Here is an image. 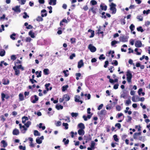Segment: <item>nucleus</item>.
Masks as SVG:
<instances>
[{
    "instance_id": "obj_47",
    "label": "nucleus",
    "mask_w": 150,
    "mask_h": 150,
    "mask_svg": "<svg viewBox=\"0 0 150 150\" xmlns=\"http://www.w3.org/2000/svg\"><path fill=\"white\" fill-rule=\"evenodd\" d=\"M36 20L38 21H42L43 20V18L40 16H38L36 18Z\"/></svg>"
},
{
    "instance_id": "obj_20",
    "label": "nucleus",
    "mask_w": 150,
    "mask_h": 150,
    "mask_svg": "<svg viewBox=\"0 0 150 150\" xmlns=\"http://www.w3.org/2000/svg\"><path fill=\"white\" fill-rule=\"evenodd\" d=\"M78 134L80 135H83L85 133L84 129H79L78 131Z\"/></svg>"
},
{
    "instance_id": "obj_1",
    "label": "nucleus",
    "mask_w": 150,
    "mask_h": 150,
    "mask_svg": "<svg viewBox=\"0 0 150 150\" xmlns=\"http://www.w3.org/2000/svg\"><path fill=\"white\" fill-rule=\"evenodd\" d=\"M22 122L24 124V125L27 127H29V126L31 125V123L30 121H28L26 123L27 121L28 120V117L26 116H23L22 118Z\"/></svg>"
},
{
    "instance_id": "obj_63",
    "label": "nucleus",
    "mask_w": 150,
    "mask_h": 150,
    "mask_svg": "<svg viewBox=\"0 0 150 150\" xmlns=\"http://www.w3.org/2000/svg\"><path fill=\"white\" fill-rule=\"evenodd\" d=\"M24 15L23 16V18H29V16L27 15L26 12H24Z\"/></svg>"
},
{
    "instance_id": "obj_28",
    "label": "nucleus",
    "mask_w": 150,
    "mask_h": 150,
    "mask_svg": "<svg viewBox=\"0 0 150 150\" xmlns=\"http://www.w3.org/2000/svg\"><path fill=\"white\" fill-rule=\"evenodd\" d=\"M43 73L45 75H48L49 74V70L48 69H45L43 70Z\"/></svg>"
},
{
    "instance_id": "obj_26",
    "label": "nucleus",
    "mask_w": 150,
    "mask_h": 150,
    "mask_svg": "<svg viewBox=\"0 0 150 150\" xmlns=\"http://www.w3.org/2000/svg\"><path fill=\"white\" fill-rule=\"evenodd\" d=\"M80 97L79 96L76 95L75 96V101L76 102H79Z\"/></svg>"
},
{
    "instance_id": "obj_31",
    "label": "nucleus",
    "mask_w": 150,
    "mask_h": 150,
    "mask_svg": "<svg viewBox=\"0 0 150 150\" xmlns=\"http://www.w3.org/2000/svg\"><path fill=\"white\" fill-rule=\"evenodd\" d=\"M56 108L57 110H59V109H62L63 108V106L62 105L57 104L56 105Z\"/></svg>"
},
{
    "instance_id": "obj_54",
    "label": "nucleus",
    "mask_w": 150,
    "mask_h": 150,
    "mask_svg": "<svg viewBox=\"0 0 150 150\" xmlns=\"http://www.w3.org/2000/svg\"><path fill=\"white\" fill-rule=\"evenodd\" d=\"M76 79L78 80L79 79V77L81 76V74L80 73H77L76 74Z\"/></svg>"
},
{
    "instance_id": "obj_52",
    "label": "nucleus",
    "mask_w": 150,
    "mask_h": 150,
    "mask_svg": "<svg viewBox=\"0 0 150 150\" xmlns=\"http://www.w3.org/2000/svg\"><path fill=\"white\" fill-rule=\"evenodd\" d=\"M106 111L105 110H102L100 112V115H105L106 113Z\"/></svg>"
},
{
    "instance_id": "obj_45",
    "label": "nucleus",
    "mask_w": 150,
    "mask_h": 150,
    "mask_svg": "<svg viewBox=\"0 0 150 150\" xmlns=\"http://www.w3.org/2000/svg\"><path fill=\"white\" fill-rule=\"evenodd\" d=\"M137 30L138 31H140L141 32H143L144 30L141 26H140L137 28Z\"/></svg>"
},
{
    "instance_id": "obj_48",
    "label": "nucleus",
    "mask_w": 150,
    "mask_h": 150,
    "mask_svg": "<svg viewBox=\"0 0 150 150\" xmlns=\"http://www.w3.org/2000/svg\"><path fill=\"white\" fill-rule=\"evenodd\" d=\"M89 11H91L93 13H96V10L93 7H91L89 9Z\"/></svg>"
},
{
    "instance_id": "obj_55",
    "label": "nucleus",
    "mask_w": 150,
    "mask_h": 150,
    "mask_svg": "<svg viewBox=\"0 0 150 150\" xmlns=\"http://www.w3.org/2000/svg\"><path fill=\"white\" fill-rule=\"evenodd\" d=\"M137 18L138 19H139L140 21H142L143 20V17L140 15L138 16Z\"/></svg>"
},
{
    "instance_id": "obj_8",
    "label": "nucleus",
    "mask_w": 150,
    "mask_h": 150,
    "mask_svg": "<svg viewBox=\"0 0 150 150\" xmlns=\"http://www.w3.org/2000/svg\"><path fill=\"white\" fill-rule=\"evenodd\" d=\"M96 145V144L93 141H92L91 142V144L90 147H88L87 149L88 150H93L95 148V146Z\"/></svg>"
},
{
    "instance_id": "obj_50",
    "label": "nucleus",
    "mask_w": 150,
    "mask_h": 150,
    "mask_svg": "<svg viewBox=\"0 0 150 150\" xmlns=\"http://www.w3.org/2000/svg\"><path fill=\"white\" fill-rule=\"evenodd\" d=\"M113 137L114 140L116 142H118L119 140L117 138V135H114L113 136Z\"/></svg>"
},
{
    "instance_id": "obj_35",
    "label": "nucleus",
    "mask_w": 150,
    "mask_h": 150,
    "mask_svg": "<svg viewBox=\"0 0 150 150\" xmlns=\"http://www.w3.org/2000/svg\"><path fill=\"white\" fill-rule=\"evenodd\" d=\"M62 125L63 126L65 127V129H68V124L67 123H62Z\"/></svg>"
},
{
    "instance_id": "obj_25",
    "label": "nucleus",
    "mask_w": 150,
    "mask_h": 150,
    "mask_svg": "<svg viewBox=\"0 0 150 150\" xmlns=\"http://www.w3.org/2000/svg\"><path fill=\"white\" fill-rule=\"evenodd\" d=\"M127 96L126 93L125 92L123 91L121 93L120 97L121 98H123L124 99H126L127 98Z\"/></svg>"
},
{
    "instance_id": "obj_13",
    "label": "nucleus",
    "mask_w": 150,
    "mask_h": 150,
    "mask_svg": "<svg viewBox=\"0 0 150 150\" xmlns=\"http://www.w3.org/2000/svg\"><path fill=\"white\" fill-rule=\"evenodd\" d=\"M13 68L15 71V75L18 76L20 74V71L19 70L17 69L15 66H14Z\"/></svg>"
},
{
    "instance_id": "obj_32",
    "label": "nucleus",
    "mask_w": 150,
    "mask_h": 150,
    "mask_svg": "<svg viewBox=\"0 0 150 150\" xmlns=\"http://www.w3.org/2000/svg\"><path fill=\"white\" fill-rule=\"evenodd\" d=\"M55 124L57 127L60 126L62 124V122L60 121H55Z\"/></svg>"
},
{
    "instance_id": "obj_22",
    "label": "nucleus",
    "mask_w": 150,
    "mask_h": 150,
    "mask_svg": "<svg viewBox=\"0 0 150 150\" xmlns=\"http://www.w3.org/2000/svg\"><path fill=\"white\" fill-rule=\"evenodd\" d=\"M41 14L42 17L46 16L47 15V13L46 12V10L45 9L42 10L41 11Z\"/></svg>"
},
{
    "instance_id": "obj_51",
    "label": "nucleus",
    "mask_w": 150,
    "mask_h": 150,
    "mask_svg": "<svg viewBox=\"0 0 150 150\" xmlns=\"http://www.w3.org/2000/svg\"><path fill=\"white\" fill-rule=\"evenodd\" d=\"M42 123H40L39 125V128H42V129L44 130L45 129V126H42Z\"/></svg>"
},
{
    "instance_id": "obj_53",
    "label": "nucleus",
    "mask_w": 150,
    "mask_h": 150,
    "mask_svg": "<svg viewBox=\"0 0 150 150\" xmlns=\"http://www.w3.org/2000/svg\"><path fill=\"white\" fill-rule=\"evenodd\" d=\"M135 128L137 129L138 131L139 132L141 130V127L140 125H136Z\"/></svg>"
},
{
    "instance_id": "obj_33",
    "label": "nucleus",
    "mask_w": 150,
    "mask_h": 150,
    "mask_svg": "<svg viewBox=\"0 0 150 150\" xmlns=\"http://www.w3.org/2000/svg\"><path fill=\"white\" fill-rule=\"evenodd\" d=\"M76 39L74 38H71L70 39V41L71 44H74L76 42Z\"/></svg>"
},
{
    "instance_id": "obj_61",
    "label": "nucleus",
    "mask_w": 150,
    "mask_h": 150,
    "mask_svg": "<svg viewBox=\"0 0 150 150\" xmlns=\"http://www.w3.org/2000/svg\"><path fill=\"white\" fill-rule=\"evenodd\" d=\"M113 62L112 63V64H114L115 66H117L118 65V63L117 61L116 60L113 61Z\"/></svg>"
},
{
    "instance_id": "obj_56",
    "label": "nucleus",
    "mask_w": 150,
    "mask_h": 150,
    "mask_svg": "<svg viewBox=\"0 0 150 150\" xmlns=\"http://www.w3.org/2000/svg\"><path fill=\"white\" fill-rule=\"evenodd\" d=\"M65 121L68 122H70V118L67 116L65 117Z\"/></svg>"
},
{
    "instance_id": "obj_17",
    "label": "nucleus",
    "mask_w": 150,
    "mask_h": 150,
    "mask_svg": "<svg viewBox=\"0 0 150 150\" xmlns=\"http://www.w3.org/2000/svg\"><path fill=\"white\" fill-rule=\"evenodd\" d=\"M28 35L32 38H35V34L32 31H30L29 32Z\"/></svg>"
},
{
    "instance_id": "obj_9",
    "label": "nucleus",
    "mask_w": 150,
    "mask_h": 150,
    "mask_svg": "<svg viewBox=\"0 0 150 150\" xmlns=\"http://www.w3.org/2000/svg\"><path fill=\"white\" fill-rule=\"evenodd\" d=\"M134 45L137 47H140L142 46L141 41L139 40L136 41L135 42Z\"/></svg>"
},
{
    "instance_id": "obj_4",
    "label": "nucleus",
    "mask_w": 150,
    "mask_h": 150,
    "mask_svg": "<svg viewBox=\"0 0 150 150\" xmlns=\"http://www.w3.org/2000/svg\"><path fill=\"white\" fill-rule=\"evenodd\" d=\"M132 75L130 71H128L127 73V79L128 82L130 83L131 82V79Z\"/></svg>"
},
{
    "instance_id": "obj_38",
    "label": "nucleus",
    "mask_w": 150,
    "mask_h": 150,
    "mask_svg": "<svg viewBox=\"0 0 150 150\" xmlns=\"http://www.w3.org/2000/svg\"><path fill=\"white\" fill-rule=\"evenodd\" d=\"M34 135L35 136H39L40 135V133L37 130H35L34 131Z\"/></svg>"
},
{
    "instance_id": "obj_41",
    "label": "nucleus",
    "mask_w": 150,
    "mask_h": 150,
    "mask_svg": "<svg viewBox=\"0 0 150 150\" xmlns=\"http://www.w3.org/2000/svg\"><path fill=\"white\" fill-rule=\"evenodd\" d=\"M63 142H64L65 144L66 145L68 144L69 141L68 139L66 140V138H64L63 139Z\"/></svg>"
},
{
    "instance_id": "obj_15",
    "label": "nucleus",
    "mask_w": 150,
    "mask_h": 150,
    "mask_svg": "<svg viewBox=\"0 0 150 150\" xmlns=\"http://www.w3.org/2000/svg\"><path fill=\"white\" fill-rule=\"evenodd\" d=\"M78 127L80 129H84L85 128L84 125L81 123L78 125Z\"/></svg>"
},
{
    "instance_id": "obj_42",
    "label": "nucleus",
    "mask_w": 150,
    "mask_h": 150,
    "mask_svg": "<svg viewBox=\"0 0 150 150\" xmlns=\"http://www.w3.org/2000/svg\"><path fill=\"white\" fill-rule=\"evenodd\" d=\"M129 28L131 31L132 32L134 30L135 26L133 24H132L129 26Z\"/></svg>"
},
{
    "instance_id": "obj_39",
    "label": "nucleus",
    "mask_w": 150,
    "mask_h": 150,
    "mask_svg": "<svg viewBox=\"0 0 150 150\" xmlns=\"http://www.w3.org/2000/svg\"><path fill=\"white\" fill-rule=\"evenodd\" d=\"M5 51L4 50H1L0 51V56H3L5 55Z\"/></svg>"
},
{
    "instance_id": "obj_49",
    "label": "nucleus",
    "mask_w": 150,
    "mask_h": 150,
    "mask_svg": "<svg viewBox=\"0 0 150 150\" xmlns=\"http://www.w3.org/2000/svg\"><path fill=\"white\" fill-rule=\"evenodd\" d=\"M25 40L26 42H30L31 41L32 39L30 37H28L26 38Z\"/></svg>"
},
{
    "instance_id": "obj_62",
    "label": "nucleus",
    "mask_w": 150,
    "mask_h": 150,
    "mask_svg": "<svg viewBox=\"0 0 150 150\" xmlns=\"http://www.w3.org/2000/svg\"><path fill=\"white\" fill-rule=\"evenodd\" d=\"M116 110L118 111H120L121 109V107L119 105H117L116 106Z\"/></svg>"
},
{
    "instance_id": "obj_18",
    "label": "nucleus",
    "mask_w": 150,
    "mask_h": 150,
    "mask_svg": "<svg viewBox=\"0 0 150 150\" xmlns=\"http://www.w3.org/2000/svg\"><path fill=\"white\" fill-rule=\"evenodd\" d=\"M56 0H50L49 4L50 5H55L56 4Z\"/></svg>"
},
{
    "instance_id": "obj_24",
    "label": "nucleus",
    "mask_w": 150,
    "mask_h": 150,
    "mask_svg": "<svg viewBox=\"0 0 150 150\" xmlns=\"http://www.w3.org/2000/svg\"><path fill=\"white\" fill-rule=\"evenodd\" d=\"M88 32H90L91 34V35L89 36L90 38L93 37L94 35V31L91 29H89L88 30Z\"/></svg>"
},
{
    "instance_id": "obj_60",
    "label": "nucleus",
    "mask_w": 150,
    "mask_h": 150,
    "mask_svg": "<svg viewBox=\"0 0 150 150\" xmlns=\"http://www.w3.org/2000/svg\"><path fill=\"white\" fill-rule=\"evenodd\" d=\"M17 68V69H21L22 70H23L24 69V67H22V66L21 65L18 66Z\"/></svg>"
},
{
    "instance_id": "obj_64",
    "label": "nucleus",
    "mask_w": 150,
    "mask_h": 150,
    "mask_svg": "<svg viewBox=\"0 0 150 150\" xmlns=\"http://www.w3.org/2000/svg\"><path fill=\"white\" fill-rule=\"evenodd\" d=\"M75 56L76 55L75 54H73L70 56L69 58L71 59H73L74 57H75Z\"/></svg>"
},
{
    "instance_id": "obj_59",
    "label": "nucleus",
    "mask_w": 150,
    "mask_h": 150,
    "mask_svg": "<svg viewBox=\"0 0 150 150\" xmlns=\"http://www.w3.org/2000/svg\"><path fill=\"white\" fill-rule=\"evenodd\" d=\"M0 118L1 120L3 122H4L6 120V118H4L3 115H1L0 117Z\"/></svg>"
},
{
    "instance_id": "obj_27",
    "label": "nucleus",
    "mask_w": 150,
    "mask_h": 150,
    "mask_svg": "<svg viewBox=\"0 0 150 150\" xmlns=\"http://www.w3.org/2000/svg\"><path fill=\"white\" fill-rule=\"evenodd\" d=\"M9 81L8 79H3V83L4 85H7L9 83Z\"/></svg>"
},
{
    "instance_id": "obj_43",
    "label": "nucleus",
    "mask_w": 150,
    "mask_h": 150,
    "mask_svg": "<svg viewBox=\"0 0 150 150\" xmlns=\"http://www.w3.org/2000/svg\"><path fill=\"white\" fill-rule=\"evenodd\" d=\"M16 35V34L15 33H13L12 34L10 35V37L11 39L13 40H14L15 39V38L14 37Z\"/></svg>"
},
{
    "instance_id": "obj_11",
    "label": "nucleus",
    "mask_w": 150,
    "mask_h": 150,
    "mask_svg": "<svg viewBox=\"0 0 150 150\" xmlns=\"http://www.w3.org/2000/svg\"><path fill=\"white\" fill-rule=\"evenodd\" d=\"M141 132L135 133L133 136L134 139H138L140 135L141 134Z\"/></svg>"
},
{
    "instance_id": "obj_5",
    "label": "nucleus",
    "mask_w": 150,
    "mask_h": 150,
    "mask_svg": "<svg viewBox=\"0 0 150 150\" xmlns=\"http://www.w3.org/2000/svg\"><path fill=\"white\" fill-rule=\"evenodd\" d=\"M30 100L31 102L32 103H36V102L38 100V97L37 96L34 95V96H32L31 97Z\"/></svg>"
},
{
    "instance_id": "obj_21",
    "label": "nucleus",
    "mask_w": 150,
    "mask_h": 150,
    "mask_svg": "<svg viewBox=\"0 0 150 150\" xmlns=\"http://www.w3.org/2000/svg\"><path fill=\"white\" fill-rule=\"evenodd\" d=\"M63 97L64 98V100L66 101H69L70 99L69 96L67 94L64 95L63 96Z\"/></svg>"
},
{
    "instance_id": "obj_58",
    "label": "nucleus",
    "mask_w": 150,
    "mask_h": 150,
    "mask_svg": "<svg viewBox=\"0 0 150 150\" xmlns=\"http://www.w3.org/2000/svg\"><path fill=\"white\" fill-rule=\"evenodd\" d=\"M101 27L100 26H99L98 30V34H102L103 32L102 31H101Z\"/></svg>"
},
{
    "instance_id": "obj_46",
    "label": "nucleus",
    "mask_w": 150,
    "mask_h": 150,
    "mask_svg": "<svg viewBox=\"0 0 150 150\" xmlns=\"http://www.w3.org/2000/svg\"><path fill=\"white\" fill-rule=\"evenodd\" d=\"M90 4H91L92 5H96L97 2L95 0H92L90 1Z\"/></svg>"
},
{
    "instance_id": "obj_29",
    "label": "nucleus",
    "mask_w": 150,
    "mask_h": 150,
    "mask_svg": "<svg viewBox=\"0 0 150 150\" xmlns=\"http://www.w3.org/2000/svg\"><path fill=\"white\" fill-rule=\"evenodd\" d=\"M19 99L20 100H24V96L23 94L20 93L19 95Z\"/></svg>"
},
{
    "instance_id": "obj_34",
    "label": "nucleus",
    "mask_w": 150,
    "mask_h": 150,
    "mask_svg": "<svg viewBox=\"0 0 150 150\" xmlns=\"http://www.w3.org/2000/svg\"><path fill=\"white\" fill-rule=\"evenodd\" d=\"M36 142L38 144H40L42 143V140L39 137H38L36 139Z\"/></svg>"
},
{
    "instance_id": "obj_14",
    "label": "nucleus",
    "mask_w": 150,
    "mask_h": 150,
    "mask_svg": "<svg viewBox=\"0 0 150 150\" xmlns=\"http://www.w3.org/2000/svg\"><path fill=\"white\" fill-rule=\"evenodd\" d=\"M1 143L2 145V146L4 148L6 147L8 145L7 142L4 140L1 141Z\"/></svg>"
},
{
    "instance_id": "obj_6",
    "label": "nucleus",
    "mask_w": 150,
    "mask_h": 150,
    "mask_svg": "<svg viewBox=\"0 0 150 150\" xmlns=\"http://www.w3.org/2000/svg\"><path fill=\"white\" fill-rule=\"evenodd\" d=\"M128 38L127 36H120L119 38L120 42H125L127 41Z\"/></svg>"
},
{
    "instance_id": "obj_30",
    "label": "nucleus",
    "mask_w": 150,
    "mask_h": 150,
    "mask_svg": "<svg viewBox=\"0 0 150 150\" xmlns=\"http://www.w3.org/2000/svg\"><path fill=\"white\" fill-rule=\"evenodd\" d=\"M41 73L42 72L41 71H37L35 72L36 74L37 75V77L38 78H39L41 76Z\"/></svg>"
},
{
    "instance_id": "obj_57",
    "label": "nucleus",
    "mask_w": 150,
    "mask_h": 150,
    "mask_svg": "<svg viewBox=\"0 0 150 150\" xmlns=\"http://www.w3.org/2000/svg\"><path fill=\"white\" fill-rule=\"evenodd\" d=\"M150 11V10L149 9H148L146 11L145 10H144L143 11V13L144 14H148Z\"/></svg>"
},
{
    "instance_id": "obj_37",
    "label": "nucleus",
    "mask_w": 150,
    "mask_h": 150,
    "mask_svg": "<svg viewBox=\"0 0 150 150\" xmlns=\"http://www.w3.org/2000/svg\"><path fill=\"white\" fill-rule=\"evenodd\" d=\"M131 101L130 99L126 100L125 102V104L127 106H128L129 104H131Z\"/></svg>"
},
{
    "instance_id": "obj_40",
    "label": "nucleus",
    "mask_w": 150,
    "mask_h": 150,
    "mask_svg": "<svg viewBox=\"0 0 150 150\" xmlns=\"http://www.w3.org/2000/svg\"><path fill=\"white\" fill-rule=\"evenodd\" d=\"M58 29V30L57 32V33L59 35L61 34L62 33V31L61 30L62 29V28L61 27H59V28ZM64 28H62L63 30H64Z\"/></svg>"
},
{
    "instance_id": "obj_12",
    "label": "nucleus",
    "mask_w": 150,
    "mask_h": 150,
    "mask_svg": "<svg viewBox=\"0 0 150 150\" xmlns=\"http://www.w3.org/2000/svg\"><path fill=\"white\" fill-rule=\"evenodd\" d=\"M19 7L20 6H17L13 8L12 9L16 12L20 13L21 12V10Z\"/></svg>"
},
{
    "instance_id": "obj_7",
    "label": "nucleus",
    "mask_w": 150,
    "mask_h": 150,
    "mask_svg": "<svg viewBox=\"0 0 150 150\" xmlns=\"http://www.w3.org/2000/svg\"><path fill=\"white\" fill-rule=\"evenodd\" d=\"M88 49H89L90 51L92 52H95L96 50V47L93 46L91 44H90L89 45Z\"/></svg>"
},
{
    "instance_id": "obj_44",
    "label": "nucleus",
    "mask_w": 150,
    "mask_h": 150,
    "mask_svg": "<svg viewBox=\"0 0 150 150\" xmlns=\"http://www.w3.org/2000/svg\"><path fill=\"white\" fill-rule=\"evenodd\" d=\"M68 85H66L65 86H63L62 87V91H66L67 88H68Z\"/></svg>"
},
{
    "instance_id": "obj_10",
    "label": "nucleus",
    "mask_w": 150,
    "mask_h": 150,
    "mask_svg": "<svg viewBox=\"0 0 150 150\" xmlns=\"http://www.w3.org/2000/svg\"><path fill=\"white\" fill-rule=\"evenodd\" d=\"M84 66V63L82 59L80 60L78 63V68L79 69L81 68Z\"/></svg>"
},
{
    "instance_id": "obj_3",
    "label": "nucleus",
    "mask_w": 150,
    "mask_h": 150,
    "mask_svg": "<svg viewBox=\"0 0 150 150\" xmlns=\"http://www.w3.org/2000/svg\"><path fill=\"white\" fill-rule=\"evenodd\" d=\"M19 126L21 132L23 133H25L28 127H26L25 125H22L21 124H19Z\"/></svg>"
},
{
    "instance_id": "obj_23",
    "label": "nucleus",
    "mask_w": 150,
    "mask_h": 150,
    "mask_svg": "<svg viewBox=\"0 0 150 150\" xmlns=\"http://www.w3.org/2000/svg\"><path fill=\"white\" fill-rule=\"evenodd\" d=\"M92 115V114L91 115H88L87 116L83 115V117L85 121H87L88 119H90L91 118Z\"/></svg>"
},
{
    "instance_id": "obj_16",
    "label": "nucleus",
    "mask_w": 150,
    "mask_h": 150,
    "mask_svg": "<svg viewBox=\"0 0 150 150\" xmlns=\"http://www.w3.org/2000/svg\"><path fill=\"white\" fill-rule=\"evenodd\" d=\"M100 7L102 10L106 11L107 9V6L105 5L104 4H101L100 5Z\"/></svg>"
},
{
    "instance_id": "obj_19",
    "label": "nucleus",
    "mask_w": 150,
    "mask_h": 150,
    "mask_svg": "<svg viewBox=\"0 0 150 150\" xmlns=\"http://www.w3.org/2000/svg\"><path fill=\"white\" fill-rule=\"evenodd\" d=\"M19 131L17 129H14L13 131V134L14 135H17L19 134Z\"/></svg>"
},
{
    "instance_id": "obj_2",
    "label": "nucleus",
    "mask_w": 150,
    "mask_h": 150,
    "mask_svg": "<svg viewBox=\"0 0 150 150\" xmlns=\"http://www.w3.org/2000/svg\"><path fill=\"white\" fill-rule=\"evenodd\" d=\"M110 10L112 11V13L115 14L116 11V9L115 8L116 5L115 4L112 3L110 5Z\"/></svg>"
},
{
    "instance_id": "obj_36",
    "label": "nucleus",
    "mask_w": 150,
    "mask_h": 150,
    "mask_svg": "<svg viewBox=\"0 0 150 150\" xmlns=\"http://www.w3.org/2000/svg\"><path fill=\"white\" fill-rule=\"evenodd\" d=\"M71 115L73 117H76L78 115V113L72 112L71 113Z\"/></svg>"
}]
</instances>
